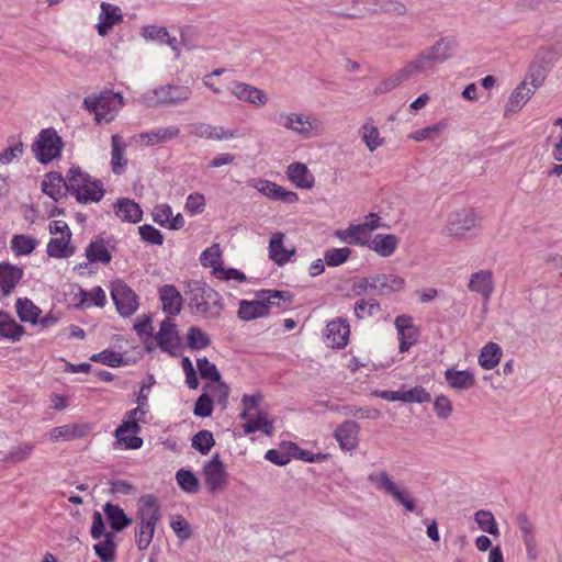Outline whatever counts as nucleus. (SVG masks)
<instances>
[{
  "mask_svg": "<svg viewBox=\"0 0 562 562\" xmlns=\"http://www.w3.org/2000/svg\"><path fill=\"white\" fill-rule=\"evenodd\" d=\"M111 295L122 316L132 315L138 306L136 294L123 281L112 283Z\"/></svg>",
  "mask_w": 562,
  "mask_h": 562,
  "instance_id": "nucleus-14",
  "label": "nucleus"
},
{
  "mask_svg": "<svg viewBox=\"0 0 562 562\" xmlns=\"http://www.w3.org/2000/svg\"><path fill=\"white\" fill-rule=\"evenodd\" d=\"M286 173L289 179L300 189H311L314 186L315 178L305 164H291Z\"/></svg>",
  "mask_w": 562,
  "mask_h": 562,
  "instance_id": "nucleus-33",
  "label": "nucleus"
},
{
  "mask_svg": "<svg viewBox=\"0 0 562 562\" xmlns=\"http://www.w3.org/2000/svg\"><path fill=\"white\" fill-rule=\"evenodd\" d=\"M23 270L10 263H0V288L3 294H9L19 283Z\"/></svg>",
  "mask_w": 562,
  "mask_h": 562,
  "instance_id": "nucleus-39",
  "label": "nucleus"
},
{
  "mask_svg": "<svg viewBox=\"0 0 562 562\" xmlns=\"http://www.w3.org/2000/svg\"><path fill=\"white\" fill-rule=\"evenodd\" d=\"M16 313L22 322L36 324L41 310L29 299H19L16 301Z\"/></svg>",
  "mask_w": 562,
  "mask_h": 562,
  "instance_id": "nucleus-49",
  "label": "nucleus"
},
{
  "mask_svg": "<svg viewBox=\"0 0 562 562\" xmlns=\"http://www.w3.org/2000/svg\"><path fill=\"white\" fill-rule=\"evenodd\" d=\"M155 530L156 527L149 522H143V520L136 519L135 542L139 551H144L150 546Z\"/></svg>",
  "mask_w": 562,
  "mask_h": 562,
  "instance_id": "nucleus-46",
  "label": "nucleus"
},
{
  "mask_svg": "<svg viewBox=\"0 0 562 562\" xmlns=\"http://www.w3.org/2000/svg\"><path fill=\"white\" fill-rule=\"evenodd\" d=\"M180 135V128L177 126H168L157 128L150 132L140 133L136 136V142L146 146H155L164 144L177 138Z\"/></svg>",
  "mask_w": 562,
  "mask_h": 562,
  "instance_id": "nucleus-22",
  "label": "nucleus"
},
{
  "mask_svg": "<svg viewBox=\"0 0 562 562\" xmlns=\"http://www.w3.org/2000/svg\"><path fill=\"white\" fill-rule=\"evenodd\" d=\"M359 425L347 420L337 427L335 438L342 450L351 451L358 446Z\"/></svg>",
  "mask_w": 562,
  "mask_h": 562,
  "instance_id": "nucleus-24",
  "label": "nucleus"
},
{
  "mask_svg": "<svg viewBox=\"0 0 562 562\" xmlns=\"http://www.w3.org/2000/svg\"><path fill=\"white\" fill-rule=\"evenodd\" d=\"M162 310L170 315H178L182 307V297L175 285L166 284L159 290Z\"/></svg>",
  "mask_w": 562,
  "mask_h": 562,
  "instance_id": "nucleus-34",
  "label": "nucleus"
},
{
  "mask_svg": "<svg viewBox=\"0 0 562 562\" xmlns=\"http://www.w3.org/2000/svg\"><path fill=\"white\" fill-rule=\"evenodd\" d=\"M273 121L303 139L318 137L324 133V124L319 119L302 112L281 111L274 115Z\"/></svg>",
  "mask_w": 562,
  "mask_h": 562,
  "instance_id": "nucleus-1",
  "label": "nucleus"
},
{
  "mask_svg": "<svg viewBox=\"0 0 562 562\" xmlns=\"http://www.w3.org/2000/svg\"><path fill=\"white\" fill-rule=\"evenodd\" d=\"M398 246V238L393 234H376L368 243L370 250L381 257H390Z\"/></svg>",
  "mask_w": 562,
  "mask_h": 562,
  "instance_id": "nucleus-31",
  "label": "nucleus"
},
{
  "mask_svg": "<svg viewBox=\"0 0 562 562\" xmlns=\"http://www.w3.org/2000/svg\"><path fill=\"white\" fill-rule=\"evenodd\" d=\"M192 447L201 454H207L215 445V439L210 430H200L192 437Z\"/></svg>",
  "mask_w": 562,
  "mask_h": 562,
  "instance_id": "nucleus-52",
  "label": "nucleus"
},
{
  "mask_svg": "<svg viewBox=\"0 0 562 562\" xmlns=\"http://www.w3.org/2000/svg\"><path fill=\"white\" fill-rule=\"evenodd\" d=\"M86 257L90 262L109 263L111 261V254L102 240L91 241L86 249Z\"/></svg>",
  "mask_w": 562,
  "mask_h": 562,
  "instance_id": "nucleus-51",
  "label": "nucleus"
},
{
  "mask_svg": "<svg viewBox=\"0 0 562 562\" xmlns=\"http://www.w3.org/2000/svg\"><path fill=\"white\" fill-rule=\"evenodd\" d=\"M211 344L210 338L198 327L188 330V346L191 349H204Z\"/></svg>",
  "mask_w": 562,
  "mask_h": 562,
  "instance_id": "nucleus-61",
  "label": "nucleus"
},
{
  "mask_svg": "<svg viewBox=\"0 0 562 562\" xmlns=\"http://www.w3.org/2000/svg\"><path fill=\"white\" fill-rule=\"evenodd\" d=\"M442 63L443 61L437 60V56L432 55L428 49H424L406 65L412 71L413 76H417L431 69L435 65Z\"/></svg>",
  "mask_w": 562,
  "mask_h": 562,
  "instance_id": "nucleus-44",
  "label": "nucleus"
},
{
  "mask_svg": "<svg viewBox=\"0 0 562 562\" xmlns=\"http://www.w3.org/2000/svg\"><path fill=\"white\" fill-rule=\"evenodd\" d=\"M136 507V519L143 520V522H149L154 527L157 526L161 518V513L156 496L153 494L140 496Z\"/></svg>",
  "mask_w": 562,
  "mask_h": 562,
  "instance_id": "nucleus-19",
  "label": "nucleus"
},
{
  "mask_svg": "<svg viewBox=\"0 0 562 562\" xmlns=\"http://www.w3.org/2000/svg\"><path fill=\"white\" fill-rule=\"evenodd\" d=\"M349 324L341 318L331 321L326 326V345L331 348H344L349 339Z\"/></svg>",
  "mask_w": 562,
  "mask_h": 562,
  "instance_id": "nucleus-20",
  "label": "nucleus"
},
{
  "mask_svg": "<svg viewBox=\"0 0 562 562\" xmlns=\"http://www.w3.org/2000/svg\"><path fill=\"white\" fill-rule=\"evenodd\" d=\"M115 549L114 535L112 532L105 533V539L93 546L95 554L102 562H114L115 561Z\"/></svg>",
  "mask_w": 562,
  "mask_h": 562,
  "instance_id": "nucleus-47",
  "label": "nucleus"
},
{
  "mask_svg": "<svg viewBox=\"0 0 562 562\" xmlns=\"http://www.w3.org/2000/svg\"><path fill=\"white\" fill-rule=\"evenodd\" d=\"M103 512L111 528L115 531H122L133 522L132 518H130L119 505L106 503L103 507Z\"/></svg>",
  "mask_w": 562,
  "mask_h": 562,
  "instance_id": "nucleus-38",
  "label": "nucleus"
},
{
  "mask_svg": "<svg viewBox=\"0 0 562 562\" xmlns=\"http://www.w3.org/2000/svg\"><path fill=\"white\" fill-rule=\"evenodd\" d=\"M395 327L398 331L400 351L405 352L417 341L418 331L406 316H397Z\"/></svg>",
  "mask_w": 562,
  "mask_h": 562,
  "instance_id": "nucleus-29",
  "label": "nucleus"
},
{
  "mask_svg": "<svg viewBox=\"0 0 562 562\" xmlns=\"http://www.w3.org/2000/svg\"><path fill=\"white\" fill-rule=\"evenodd\" d=\"M122 105L123 97L112 91H104L98 95H89L83 99V106L94 113L97 123L111 122Z\"/></svg>",
  "mask_w": 562,
  "mask_h": 562,
  "instance_id": "nucleus-6",
  "label": "nucleus"
},
{
  "mask_svg": "<svg viewBox=\"0 0 562 562\" xmlns=\"http://www.w3.org/2000/svg\"><path fill=\"white\" fill-rule=\"evenodd\" d=\"M72 234H63L53 236L46 247V252L53 258H69L76 252V247L71 244Z\"/></svg>",
  "mask_w": 562,
  "mask_h": 562,
  "instance_id": "nucleus-25",
  "label": "nucleus"
},
{
  "mask_svg": "<svg viewBox=\"0 0 562 562\" xmlns=\"http://www.w3.org/2000/svg\"><path fill=\"white\" fill-rule=\"evenodd\" d=\"M247 183L269 199L286 203H295L299 201V196L295 192L288 191L274 182L265 179H251Z\"/></svg>",
  "mask_w": 562,
  "mask_h": 562,
  "instance_id": "nucleus-15",
  "label": "nucleus"
},
{
  "mask_svg": "<svg viewBox=\"0 0 562 562\" xmlns=\"http://www.w3.org/2000/svg\"><path fill=\"white\" fill-rule=\"evenodd\" d=\"M371 232L362 224H351L346 229L336 232V236L346 244L367 245L370 241Z\"/></svg>",
  "mask_w": 562,
  "mask_h": 562,
  "instance_id": "nucleus-28",
  "label": "nucleus"
},
{
  "mask_svg": "<svg viewBox=\"0 0 562 562\" xmlns=\"http://www.w3.org/2000/svg\"><path fill=\"white\" fill-rule=\"evenodd\" d=\"M91 430V425L88 423H72L54 427L47 434L48 439L53 442L70 441L87 436Z\"/></svg>",
  "mask_w": 562,
  "mask_h": 562,
  "instance_id": "nucleus-17",
  "label": "nucleus"
},
{
  "mask_svg": "<svg viewBox=\"0 0 562 562\" xmlns=\"http://www.w3.org/2000/svg\"><path fill=\"white\" fill-rule=\"evenodd\" d=\"M290 299V294L284 291H266L258 299L252 301L243 300L239 303L238 317L241 321H251L262 317L269 313L272 305H279L280 300Z\"/></svg>",
  "mask_w": 562,
  "mask_h": 562,
  "instance_id": "nucleus-8",
  "label": "nucleus"
},
{
  "mask_svg": "<svg viewBox=\"0 0 562 562\" xmlns=\"http://www.w3.org/2000/svg\"><path fill=\"white\" fill-rule=\"evenodd\" d=\"M446 127L447 123L445 121H440L425 128L417 130L416 132L409 134L408 138L415 142L435 140L440 137Z\"/></svg>",
  "mask_w": 562,
  "mask_h": 562,
  "instance_id": "nucleus-50",
  "label": "nucleus"
},
{
  "mask_svg": "<svg viewBox=\"0 0 562 562\" xmlns=\"http://www.w3.org/2000/svg\"><path fill=\"white\" fill-rule=\"evenodd\" d=\"M193 134L200 138L222 140L236 137V131L225 130L222 126H213L199 123L193 126Z\"/></svg>",
  "mask_w": 562,
  "mask_h": 562,
  "instance_id": "nucleus-37",
  "label": "nucleus"
},
{
  "mask_svg": "<svg viewBox=\"0 0 562 562\" xmlns=\"http://www.w3.org/2000/svg\"><path fill=\"white\" fill-rule=\"evenodd\" d=\"M156 340L164 351L176 353L179 347V335L176 325L170 319L167 318L161 323Z\"/></svg>",
  "mask_w": 562,
  "mask_h": 562,
  "instance_id": "nucleus-23",
  "label": "nucleus"
},
{
  "mask_svg": "<svg viewBox=\"0 0 562 562\" xmlns=\"http://www.w3.org/2000/svg\"><path fill=\"white\" fill-rule=\"evenodd\" d=\"M122 10L117 5L109 2H101L100 13L95 24L98 35L101 37L108 36L112 29L122 23Z\"/></svg>",
  "mask_w": 562,
  "mask_h": 562,
  "instance_id": "nucleus-16",
  "label": "nucleus"
},
{
  "mask_svg": "<svg viewBox=\"0 0 562 562\" xmlns=\"http://www.w3.org/2000/svg\"><path fill=\"white\" fill-rule=\"evenodd\" d=\"M176 479L184 492L193 494L199 491V480L191 471L180 469L176 474Z\"/></svg>",
  "mask_w": 562,
  "mask_h": 562,
  "instance_id": "nucleus-55",
  "label": "nucleus"
},
{
  "mask_svg": "<svg viewBox=\"0 0 562 562\" xmlns=\"http://www.w3.org/2000/svg\"><path fill=\"white\" fill-rule=\"evenodd\" d=\"M67 190H69L68 179L65 180L57 172H49L42 182V191L54 201L64 198Z\"/></svg>",
  "mask_w": 562,
  "mask_h": 562,
  "instance_id": "nucleus-30",
  "label": "nucleus"
},
{
  "mask_svg": "<svg viewBox=\"0 0 562 562\" xmlns=\"http://www.w3.org/2000/svg\"><path fill=\"white\" fill-rule=\"evenodd\" d=\"M404 286V280L394 274L373 276V295H385L400 291Z\"/></svg>",
  "mask_w": 562,
  "mask_h": 562,
  "instance_id": "nucleus-35",
  "label": "nucleus"
},
{
  "mask_svg": "<svg viewBox=\"0 0 562 562\" xmlns=\"http://www.w3.org/2000/svg\"><path fill=\"white\" fill-rule=\"evenodd\" d=\"M257 430H261L269 436L272 434L273 426L266 417L258 415L256 418L248 419L244 425V431L246 435L252 434Z\"/></svg>",
  "mask_w": 562,
  "mask_h": 562,
  "instance_id": "nucleus-59",
  "label": "nucleus"
},
{
  "mask_svg": "<svg viewBox=\"0 0 562 562\" xmlns=\"http://www.w3.org/2000/svg\"><path fill=\"white\" fill-rule=\"evenodd\" d=\"M380 304L371 300H359L355 304V314L359 319H366L370 316L376 315L380 312Z\"/></svg>",
  "mask_w": 562,
  "mask_h": 562,
  "instance_id": "nucleus-57",
  "label": "nucleus"
},
{
  "mask_svg": "<svg viewBox=\"0 0 562 562\" xmlns=\"http://www.w3.org/2000/svg\"><path fill=\"white\" fill-rule=\"evenodd\" d=\"M426 49H428L432 55L437 56V60L445 63L452 55L453 42L447 37L440 38Z\"/></svg>",
  "mask_w": 562,
  "mask_h": 562,
  "instance_id": "nucleus-56",
  "label": "nucleus"
},
{
  "mask_svg": "<svg viewBox=\"0 0 562 562\" xmlns=\"http://www.w3.org/2000/svg\"><path fill=\"white\" fill-rule=\"evenodd\" d=\"M190 97L189 87L166 83L145 93L143 100L148 106H177L187 102Z\"/></svg>",
  "mask_w": 562,
  "mask_h": 562,
  "instance_id": "nucleus-7",
  "label": "nucleus"
},
{
  "mask_svg": "<svg viewBox=\"0 0 562 562\" xmlns=\"http://www.w3.org/2000/svg\"><path fill=\"white\" fill-rule=\"evenodd\" d=\"M140 36L145 41L164 42L168 36V30L158 25H144L140 29Z\"/></svg>",
  "mask_w": 562,
  "mask_h": 562,
  "instance_id": "nucleus-63",
  "label": "nucleus"
},
{
  "mask_svg": "<svg viewBox=\"0 0 562 562\" xmlns=\"http://www.w3.org/2000/svg\"><path fill=\"white\" fill-rule=\"evenodd\" d=\"M111 167L115 175H121L126 166L127 158L125 157L126 143L122 136L115 134L111 137Z\"/></svg>",
  "mask_w": 562,
  "mask_h": 562,
  "instance_id": "nucleus-36",
  "label": "nucleus"
},
{
  "mask_svg": "<svg viewBox=\"0 0 562 562\" xmlns=\"http://www.w3.org/2000/svg\"><path fill=\"white\" fill-rule=\"evenodd\" d=\"M503 351L498 344L487 342L480 352L479 364L485 370H492L499 364Z\"/></svg>",
  "mask_w": 562,
  "mask_h": 562,
  "instance_id": "nucleus-40",
  "label": "nucleus"
},
{
  "mask_svg": "<svg viewBox=\"0 0 562 562\" xmlns=\"http://www.w3.org/2000/svg\"><path fill=\"white\" fill-rule=\"evenodd\" d=\"M170 527L177 537L181 540H188L192 536L190 524L180 515L172 517Z\"/></svg>",
  "mask_w": 562,
  "mask_h": 562,
  "instance_id": "nucleus-64",
  "label": "nucleus"
},
{
  "mask_svg": "<svg viewBox=\"0 0 562 562\" xmlns=\"http://www.w3.org/2000/svg\"><path fill=\"white\" fill-rule=\"evenodd\" d=\"M533 93V89L529 87L528 82L521 81L509 95L505 105L504 115L509 116L514 113H517L520 109H522V106L528 102Z\"/></svg>",
  "mask_w": 562,
  "mask_h": 562,
  "instance_id": "nucleus-26",
  "label": "nucleus"
},
{
  "mask_svg": "<svg viewBox=\"0 0 562 562\" xmlns=\"http://www.w3.org/2000/svg\"><path fill=\"white\" fill-rule=\"evenodd\" d=\"M445 378L450 387L454 390H468L474 384V375L468 371H458L448 369L445 372Z\"/></svg>",
  "mask_w": 562,
  "mask_h": 562,
  "instance_id": "nucleus-43",
  "label": "nucleus"
},
{
  "mask_svg": "<svg viewBox=\"0 0 562 562\" xmlns=\"http://www.w3.org/2000/svg\"><path fill=\"white\" fill-rule=\"evenodd\" d=\"M283 239L284 234L276 233L271 236L269 243V257L278 266L286 263L294 255V249H288L283 244Z\"/></svg>",
  "mask_w": 562,
  "mask_h": 562,
  "instance_id": "nucleus-32",
  "label": "nucleus"
},
{
  "mask_svg": "<svg viewBox=\"0 0 562 562\" xmlns=\"http://www.w3.org/2000/svg\"><path fill=\"white\" fill-rule=\"evenodd\" d=\"M468 289L480 294L483 302L487 303L494 292L493 272L488 269H482L472 273L469 279Z\"/></svg>",
  "mask_w": 562,
  "mask_h": 562,
  "instance_id": "nucleus-18",
  "label": "nucleus"
},
{
  "mask_svg": "<svg viewBox=\"0 0 562 562\" xmlns=\"http://www.w3.org/2000/svg\"><path fill=\"white\" fill-rule=\"evenodd\" d=\"M515 522L520 532L527 559L530 562H535L539 555L536 526L525 513H519L516 516Z\"/></svg>",
  "mask_w": 562,
  "mask_h": 562,
  "instance_id": "nucleus-13",
  "label": "nucleus"
},
{
  "mask_svg": "<svg viewBox=\"0 0 562 562\" xmlns=\"http://www.w3.org/2000/svg\"><path fill=\"white\" fill-rule=\"evenodd\" d=\"M153 218L160 226L170 229H180L184 226L183 216L180 213L173 215L171 206L166 203L158 204L154 207Z\"/></svg>",
  "mask_w": 562,
  "mask_h": 562,
  "instance_id": "nucleus-27",
  "label": "nucleus"
},
{
  "mask_svg": "<svg viewBox=\"0 0 562 562\" xmlns=\"http://www.w3.org/2000/svg\"><path fill=\"white\" fill-rule=\"evenodd\" d=\"M68 187L79 202H99L104 195L101 183L77 167L68 171Z\"/></svg>",
  "mask_w": 562,
  "mask_h": 562,
  "instance_id": "nucleus-4",
  "label": "nucleus"
},
{
  "mask_svg": "<svg viewBox=\"0 0 562 562\" xmlns=\"http://www.w3.org/2000/svg\"><path fill=\"white\" fill-rule=\"evenodd\" d=\"M413 76L412 71L409 70L408 66L405 65L394 74H392L389 78L382 80L375 88L374 92L382 94L390 92L394 88L398 87L403 82L411 79Z\"/></svg>",
  "mask_w": 562,
  "mask_h": 562,
  "instance_id": "nucleus-42",
  "label": "nucleus"
},
{
  "mask_svg": "<svg viewBox=\"0 0 562 562\" xmlns=\"http://www.w3.org/2000/svg\"><path fill=\"white\" fill-rule=\"evenodd\" d=\"M34 450V445L31 442L22 443L13 447L7 454L5 461L19 463L25 461Z\"/></svg>",
  "mask_w": 562,
  "mask_h": 562,
  "instance_id": "nucleus-60",
  "label": "nucleus"
},
{
  "mask_svg": "<svg viewBox=\"0 0 562 562\" xmlns=\"http://www.w3.org/2000/svg\"><path fill=\"white\" fill-rule=\"evenodd\" d=\"M199 36L196 26L187 24L179 27L180 44L190 49L195 46V41Z\"/></svg>",
  "mask_w": 562,
  "mask_h": 562,
  "instance_id": "nucleus-62",
  "label": "nucleus"
},
{
  "mask_svg": "<svg viewBox=\"0 0 562 562\" xmlns=\"http://www.w3.org/2000/svg\"><path fill=\"white\" fill-rule=\"evenodd\" d=\"M481 227V216L473 209H459L447 215L442 234L447 237L463 239L468 234Z\"/></svg>",
  "mask_w": 562,
  "mask_h": 562,
  "instance_id": "nucleus-5",
  "label": "nucleus"
},
{
  "mask_svg": "<svg viewBox=\"0 0 562 562\" xmlns=\"http://www.w3.org/2000/svg\"><path fill=\"white\" fill-rule=\"evenodd\" d=\"M202 475L205 486L211 493L224 490L227 482V473L217 453L203 464Z\"/></svg>",
  "mask_w": 562,
  "mask_h": 562,
  "instance_id": "nucleus-11",
  "label": "nucleus"
},
{
  "mask_svg": "<svg viewBox=\"0 0 562 562\" xmlns=\"http://www.w3.org/2000/svg\"><path fill=\"white\" fill-rule=\"evenodd\" d=\"M351 250L348 247L327 249L324 255V260L329 267H337L348 260Z\"/></svg>",
  "mask_w": 562,
  "mask_h": 562,
  "instance_id": "nucleus-58",
  "label": "nucleus"
},
{
  "mask_svg": "<svg viewBox=\"0 0 562 562\" xmlns=\"http://www.w3.org/2000/svg\"><path fill=\"white\" fill-rule=\"evenodd\" d=\"M115 214L122 221L137 223L142 220L143 212L134 201L121 199L116 203Z\"/></svg>",
  "mask_w": 562,
  "mask_h": 562,
  "instance_id": "nucleus-41",
  "label": "nucleus"
},
{
  "mask_svg": "<svg viewBox=\"0 0 562 562\" xmlns=\"http://www.w3.org/2000/svg\"><path fill=\"white\" fill-rule=\"evenodd\" d=\"M37 240L29 235H14L11 239V249L16 256H26L33 252L37 246Z\"/></svg>",
  "mask_w": 562,
  "mask_h": 562,
  "instance_id": "nucleus-48",
  "label": "nucleus"
},
{
  "mask_svg": "<svg viewBox=\"0 0 562 562\" xmlns=\"http://www.w3.org/2000/svg\"><path fill=\"white\" fill-rule=\"evenodd\" d=\"M37 160L48 164L58 157L61 150V139L53 128L43 130L33 145Z\"/></svg>",
  "mask_w": 562,
  "mask_h": 562,
  "instance_id": "nucleus-10",
  "label": "nucleus"
},
{
  "mask_svg": "<svg viewBox=\"0 0 562 562\" xmlns=\"http://www.w3.org/2000/svg\"><path fill=\"white\" fill-rule=\"evenodd\" d=\"M190 307L194 308L196 314L216 318L222 311L220 295L212 288L201 282H191L189 284Z\"/></svg>",
  "mask_w": 562,
  "mask_h": 562,
  "instance_id": "nucleus-3",
  "label": "nucleus"
},
{
  "mask_svg": "<svg viewBox=\"0 0 562 562\" xmlns=\"http://www.w3.org/2000/svg\"><path fill=\"white\" fill-rule=\"evenodd\" d=\"M229 92L238 101L247 102L255 108H263L269 102V95L262 89L241 81H234L229 87Z\"/></svg>",
  "mask_w": 562,
  "mask_h": 562,
  "instance_id": "nucleus-12",
  "label": "nucleus"
},
{
  "mask_svg": "<svg viewBox=\"0 0 562 562\" xmlns=\"http://www.w3.org/2000/svg\"><path fill=\"white\" fill-rule=\"evenodd\" d=\"M24 334V328L19 325L12 317L7 313L0 312V336L10 340H20Z\"/></svg>",
  "mask_w": 562,
  "mask_h": 562,
  "instance_id": "nucleus-45",
  "label": "nucleus"
},
{
  "mask_svg": "<svg viewBox=\"0 0 562 562\" xmlns=\"http://www.w3.org/2000/svg\"><path fill=\"white\" fill-rule=\"evenodd\" d=\"M222 250L218 244H213L206 248L200 257L201 265L204 267H212L215 274L217 268L221 267Z\"/></svg>",
  "mask_w": 562,
  "mask_h": 562,
  "instance_id": "nucleus-53",
  "label": "nucleus"
},
{
  "mask_svg": "<svg viewBox=\"0 0 562 562\" xmlns=\"http://www.w3.org/2000/svg\"><path fill=\"white\" fill-rule=\"evenodd\" d=\"M358 134L370 153H374L376 149L385 145L386 140L381 136V133L372 117H368L361 124Z\"/></svg>",
  "mask_w": 562,
  "mask_h": 562,
  "instance_id": "nucleus-21",
  "label": "nucleus"
},
{
  "mask_svg": "<svg viewBox=\"0 0 562 562\" xmlns=\"http://www.w3.org/2000/svg\"><path fill=\"white\" fill-rule=\"evenodd\" d=\"M474 520L479 525L481 530H483L490 535H493V536H497L499 533L497 524H496L495 518L491 512L477 510L474 514Z\"/></svg>",
  "mask_w": 562,
  "mask_h": 562,
  "instance_id": "nucleus-54",
  "label": "nucleus"
},
{
  "mask_svg": "<svg viewBox=\"0 0 562 562\" xmlns=\"http://www.w3.org/2000/svg\"><path fill=\"white\" fill-rule=\"evenodd\" d=\"M145 414L146 411L134 408L126 413L125 419L116 428L117 442L123 445L125 449H139L143 446V439L137 437L136 434L140 431L139 422H143Z\"/></svg>",
  "mask_w": 562,
  "mask_h": 562,
  "instance_id": "nucleus-9",
  "label": "nucleus"
},
{
  "mask_svg": "<svg viewBox=\"0 0 562 562\" xmlns=\"http://www.w3.org/2000/svg\"><path fill=\"white\" fill-rule=\"evenodd\" d=\"M367 480L371 486L391 497L395 503L403 506L406 512H415L416 501L409 490L397 483L386 470L373 471L368 474Z\"/></svg>",
  "mask_w": 562,
  "mask_h": 562,
  "instance_id": "nucleus-2",
  "label": "nucleus"
}]
</instances>
